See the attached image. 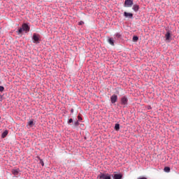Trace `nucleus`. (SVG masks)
Here are the masks:
<instances>
[{"label": "nucleus", "mask_w": 179, "mask_h": 179, "mask_svg": "<svg viewBox=\"0 0 179 179\" xmlns=\"http://www.w3.org/2000/svg\"><path fill=\"white\" fill-rule=\"evenodd\" d=\"M23 31H25V33H29L30 31V26L29 24L24 23L22 25L21 28H19L17 31H16V33L19 34H22Z\"/></svg>", "instance_id": "f257e3e1"}, {"label": "nucleus", "mask_w": 179, "mask_h": 179, "mask_svg": "<svg viewBox=\"0 0 179 179\" xmlns=\"http://www.w3.org/2000/svg\"><path fill=\"white\" fill-rule=\"evenodd\" d=\"M97 178H99V179H111V176H110V174L108 173H101L98 176H97Z\"/></svg>", "instance_id": "f03ea898"}, {"label": "nucleus", "mask_w": 179, "mask_h": 179, "mask_svg": "<svg viewBox=\"0 0 179 179\" xmlns=\"http://www.w3.org/2000/svg\"><path fill=\"white\" fill-rule=\"evenodd\" d=\"M120 104L122 106H124V107H126V106H128V98L125 96H122L120 99Z\"/></svg>", "instance_id": "7ed1b4c3"}, {"label": "nucleus", "mask_w": 179, "mask_h": 179, "mask_svg": "<svg viewBox=\"0 0 179 179\" xmlns=\"http://www.w3.org/2000/svg\"><path fill=\"white\" fill-rule=\"evenodd\" d=\"M134 5V0H125L124 6V8H131Z\"/></svg>", "instance_id": "20e7f679"}, {"label": "nucleus", "mask_w": 179, "mask_h": 179, "mask_svg": "<svg viewBox=\"0 0 179 179\" xmlns=\"http://www.w3.org/2000/svg\"><path fill=\"white\" fill-rule=\"evenodd\" d=\"M33 40H34V43L35 44H38L40 43V35L37 34H33Z\"/></svg>", "instance_id": "39448f33"}, {"label": "nucleus", "mask_w": 179, "mask_h": 179, "mask_svg": "<svg viewBox=\"0 0 179 179\" xmlns=\"http://www.w3.org/2000/svg\"><path fill=\"white\" fill-rule=\"evenodd\" d=\"M117 100H118V96L116 94H113L110 96V101L112 104L117 103Z\"/></svg>", "instance_id": "423d86ee"}, {"label": "nucleus", "mask_w": 179, "mask_h": 179, "mask_svg": "<svg viewBox=\"0 0 179 179\" xmlns=\"http://www.w3.org/2000/svg\"><path fill=\"white\" fill-rule=\"evenodd\" d=\"M124 16L125 17H130V19H132V17H134V14H132L131 13L124 12Z\"/></svg>", "instance_id": "0eeeda50"}, {"label": "nucleus", "mask_w": 179, "mask_h": 179, "mask_svg": "<svg viewBox=\"0 0 179 179\" xmlns=\"http://www.w3.org/2000/svg\"><path fill=\"white\" fill-rule=\"evenodd\" d=\"M165 38L167 41H169V40H171V34H170V31H167L166 34H165Z\"/></svg>", "instance_id": "6e6552de"}, {"label": "nucleus", "mask_w": 179, "mask_h": 179, "mask_svg": "<svg viewBox=\"0 0 179 179\" xmlns=\"http://www.w3.org/2000/svg\"><path fill=\"white\" fill-rule=\"evenodd\" d=\"M132 9L134 10V12H138V10H139V5L134 4L132 7Z\"/></svg>", "instance_id": "1a4fd4ad"}, {"label": "nucleus", "mask_w": 179, "mask_h": 179, "mask_svg": "<svg viewBox=\"0 0 179 179\" xmlns=\"http://www.w3.org/2000/svg\"><path fill=\"white\" fill-rule=\"evenodd\" d=\"M122 174H115L113 176V179H122Z\"/></svg>", "instance_id": "9d476101"}, {"label": "nucleus", "mask_w": 179, "mask_h": 179, "mask_svg": "<svg viewBox=\"0 0 179 179\" xmlns=\"http://www.w3.org/2000/svg\"><path fill=\"white\" fill-rule=\"evenodd\" d=\"M12 174H13V176H18L19 175V169H13Z\"/></svg>", "instance_id": "9b49d317"}, {"label": "nucleus", "mask_w": 179, "mask_h": 179, "mask_svg": "<svg viewBox=\"0 0 179 179\" xmlns=\"http://www.w3.org/2000/svg\"><path fill=\"white\" fill-rule=\"evenodd\" d=\"M8 136V130L4 131L1 134V138H4Z\"/></svg>", "instance_id": "f8f14e48"}, {"label": "nucleus", "mask_w": 179, "mask_h": 179, "mask_svg": "<svg viewBox=\"0 0 179 179\" xmlns=\"http://www.w3.org/2000/svg\"><path fill=\"white\" fill-rule=\"evenodd\" d=\"M108 42L109 43V44H110V45H114V39L113 38H110Z\"/></svg>", "instance_id": "ddd939ff"}, {"label": "nucleus", "mask_w": 179, "mask_h": 179, "mask_svg": "<svg viewBox=\"0 0 179 179\" xmlns=\"http://www.w3.org/2000/svg\"><path fill=\"white\" fill-rule=\"evenodd\" d=\"M164 171H165V173H170V167L166 166V167L164 169Z\"/></svg>", "instance_id": "4468645a"}, {"label": "nucleus", "mask_w": 179, "mask_h": 179, "mask_svg": "<svg viewBox=\"0 0 179 179\" xmlns=\"http://www.w3.org/2000/svg\"><path fill=\"white\" fill-rule=\"evenodd\" d=\"M28 125H29V127H30V128H31V127H33V125H34V122H33V120H30L28 122Z\"/></svg>", "instance_id": "2eb2a0df"}, {"label": "nucleus", "mask_w": 179, "mask_h": 179, "mask_svg": "<svg viewBox=\"0 0 179 179\" xmlns=\"http://www.w3.org/2000/svg\"><path fill=\"white\" fill-rule=\"evenodd\" d=\"M115 131H120V124H115Z\"/></svg>", "instance_id": "dca6fc26"}, {"label": "nucleus", "mask_w": 179, "mask_h": 179, "mask_svg": "<svg viewBox=\"0 0 179 179\" xmlns=\"http://www.w3.org/2000/svg\"><path fill=\"white\" fill-rule=\"evenodd\" d=\"M138 40H139V38L138 36L133 37V41H134L135 43H136V41H138Z\"/></svg>", "instance_id": "f3484780"}, {"label": "nucleus", "mask_w": 179, "mask_h": 179, "mask_svg": "<svg viewBox=\"0 0 179 179\" xmlns=\"http://www.w3.org/2000/svg\"><path fill=\"white\" fill-rule=\"evenodd\" d=\"M115 37L117 38H120V37H121V34H120L119 33H117V34H115Z\"/></svg>", "instance_id": "a211bd4d"}, {"label": "nucleus", "mask_w": 179, "mask_h": 179, "mask_svg": "<svg viewBox=\"0 0 179 179\" xmlns=\"http://www.w3.org/2000/svg\"><path fill=\"white\" fill-rule=\"evenodd\" d=\"M3 90H5V87H3V86H0V92H3Z\"/></svg>", "instance_id": "6ab92c4d"}, {"label": "nucleus", "mask_w": 179, "mask_h": 179, "mask_svg": "<svg viewBox=\"0 0 179 179\" xmlns=\"http://www.w3.org/2000/svg\"><path fill=\"white\" fill-rule=\"evenodd\" d=\"M83 24H85V22L83 21H80L78 22L79 26H82Z\"/></svg>", "instance_id": "aec40b11"}, {"label": "nucleus", "mask_w": 179, "mask_h": 179, "mask_svg": "<svg viewBox=\"0 0 179 179\" xmlns=\"http://www.w3.org/2000/svg\"><path fill=\"white\" fill-rule=\"evenodd\" d=\"M74 125H75V127H78V125H79V121L75 122Z\"/></svg>", "instance_id": "412c9836"}, {"label": "nucleus", "mask_w": 179, "mask_h": 179, "mask_svg": "<svg viewBox=\"0 0 179 179\" xmlns=\"http://www.w3.org/2000/svg\"><path fill=\"white\" fill-rule=\"evenodd\" d=\"M71 122H73V120H72V118H71L68 124H71Z\"/></svg>", "instance_id": "4be33fe9"}, {"label": "nucleus", "mask_w": 179, "mask_h": 179, "mask_svg": "<svg viewBox=\"0 0 179 179\" xmlns=\"http://www.w3.org/2000/svg\"><path fill=\"white\" fill-rule=\"evenodd\" d=\"M78 121H82V117H80V115H78Z\"/></svg>", "instance_id": "5701e85b"}, {"label": "nucleus", "mask_w": 179, "mask_h": 179, "mask_svg": "<svg viewBox=\"0 0 179 179\" xmlns=\"http://www.w3.org/2000/svg\"><path fill=\"white\" fill-rule=\"evenodd\" d=\"M41 164L42 166H44V162H43V160H41Z\"/></svg>", "instance_id": "b1692460"}, {"label": "nucleus", "mask_w": 179, "mask_h": 179, "mask_svg": "<svg viewBox=\"0 0 179 179\" xmlns=\"http://www.w3.org/2000/svg\"><path fill=\"white\" fill-rule=\"evenodd\" d=\"M138 179H148L145 177L138 178Z\"/></svg>", "instance_id": "393cba45"}, {"label": "nucleus", "mask_w": 179, "mask_h": 179, "mask_svg": "<svg viewBox=\"0 0 179 179\" xmlns=\"http://www.w3.org/2000/svg\"><path fill=\"white\" fill-rule=\"evenodd\" d=\"M71 114H73V108L71 109Z\"/></svg>", "instance_id": "a878e982"}, {"label": "nucleus", "mask_w": 179, "mask_h": 179, "mask_svg": "<svg viewBox=\"0 0 179 179\" xmlns=\"http://www.w3.org/2000/svg\"><path fill=\"white\" fill-rule=\"evenodd\" d=\"M0 85H1V82H0Z\"/></svg>", "instance_id": "bb28decb"}]
</instances>
